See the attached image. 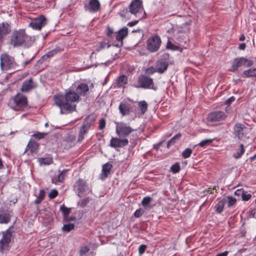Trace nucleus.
<instances>
[{
  "mask_svg": "<svg viewBox=\"0 0 256 256\" xmlns=\"http://www.w3.org/2000/svg\"><path fill=\"white\" fill-rule=\"evenodd\" d=\"M224 199L226 200V203H227L228 206L229 208L234 205L236 201V199L232 196H228L226 198H224Z\"/></svg>",
  "mask_w": 256,
  "mask_h": 256,
  "instance_id": "39",
  "label": "nucleus"
},
{
  "mask_svg": "<svg viewBox=\"0 0 256 256\" xmlns=\"http://www.w3.org/2000/svg\"><path fill=\"white\" fill-rule=\"evenodd\" d=\"M54 98L56 104L60 108V114H62L64 108V96L62 94H58L55 96Z\"/></svg>",
  "mask_w": 256,
  "mask_h": 256,
  "instance_id": "25",
  "label": "nucleus"
},
{
  "mask_svg": "<svg viewBox=\"0 0 256 256\" xmlns=\"http://www.w3.org/2000/svg\"><path fill=\"white\" fill-rule=\"evenodd\" d=\"M254 62L249 59H247L244 57L237 58L234 59L232 65L231 71L236 72L238 70V68L241 66H245L249 68L252 66Z\"/></svg>",
  "mask_w": 256,
  "mask_h": 256,
  "instance_id": "6",
  "label": "nucleus"
},
{
  "mask_svg": "<svg viewBox=\"0 0 256 256\" xmlns=\"http://www.w3.org/2000/svg\"><path fill=\"white\" fill-rule=\"evenodd\" d=\"M14 59L6 54H2L0 56V66L2 70H8L12 65Z\"/></svg>",
  "mask_w": 256,
  "mask_h": 256,
  "instance_id": "14",
  "label": "nucleus"
},
{
  "mask_svg": "<svg viewBox=\"0 0 256 256\" xmlns=\"http://www.w3.org/2000/svg\"><path fill=\"white\" fill-rule=\"evenodd\" d=\"M106 36L110 40H113L116 36V32H114L113 29L110 27H108L106 32Z\"/></svg>",
  "mask_w": 256,
  "mask_h": 256,
  "instance_id": "41",
  "label": "nucleus"
},
{
  "mask_svg": "<svg viewBox=\"0 0 256 256\" xmlns=\"http://www.w3.org/2000/svg\"><path fill=\"white\" fill-rule=\"evenodd\" d=\"M128 10L132 16L140 20L144 16L145 12L142 7V2L140 0H132L128 6Z\"/></svg>",
  "mask_w": 256,
  "mask_h": 256,
  "instance_id": "2",
  "label": "nucleus"
},
{
  "mask_svg": "<svg viewBox=\"0 0 256 256\" xmlns=\"http://www.w3.org/2000/svg\"><path fill=\"white\" fill-rule=\"evenodd\" d=\"M128 144V140L127 138H118L112 137L110 141V146L112 148H122L126 146Z\"/></svg>",
  "mask_w": 256,
  "mask_h": 256,
  "instance_id": "13",
  "label": "nucleus"
},
{
  "mask_svg": "<svg viewBox=\"0 0 256 256\" xmlns=\"http://www.w3.org/2000/svg\"><path fill=\"white\" fill-rule=\"evenodd\" d=\"M10 220V215L8 212L0 213V223L7 224Z\"/></svg>",
  "mask_w": 256,
  "mask_h": 256,
  "instance_id": "31",
  "label": "nucleus"
},
{
  "mask_svg": "<svg viewBox=\"0 0 256 256\" xmlns=\"http://www.w3.org/2000/svg\"><path fill=\"white\" fill-rule=\"evenodd\" d=\"M10 32V26L7 23L0 24V44L2 42L4 36Z\"/></svg>",
  "mask_w": 256,
  "mask_h": 256,
  "instance_id": "22",
  "label": "nucleus"
},
{
  "mask_svg": "<svg viewBox=\"0 0 256 256\" xmlns=\"http://www.w3.org/2000/svg\"><path fill=\"white\" fill-rule=\"evenodd\" d=\"M181 136V134H178L176 135H175L174 138L176 140L179 139Z\"/></svg>",
  "mask_w": 256,
  "mask_h": 256,
  "instance_id": "62",
  "label": "nucleus"
},
{
  "mask_svg": "<svg viewBox=\"0 0 256 256\" xmlns=\"http://www.w3.org/2000/svg\"><path fill=\"white\" fill-rule=\"evenodd\" d=\"M226 202V199L222 198V200H220L215 206L216 211L218 214L221 213L224 210V204Z\"/></svg>",
  "mask_w": 256,
  "mask_h": 256,
  "instance_id": "33",
  "label": "nucleus"
},
{
  "mask_svg": "<svg viewBox=\"0 0 256 256\" xmlns=\"http://www.w3.org/2000/svg\"><path fill=\"white\" fill-rule=\"evenodd\" d=\"M76 186L78 191V196L80 197L92 192V190L86 184V182L84 180L79 178L76 182Z\"/></svg>",
  "mask_w": 256,
  "mask_h": 256,
  "instance_id": "10",
  "label": "nucleus"
},
{
  "mask_svg": "<svg viewBox=\"0 0 256 256\" xmlns=\"http://www.w3.org/2000/svg\"><path fill=\"white\" fill-rule=\"evenodd\" d=\"M112 166L108 163L102 166V176H104V178H106L108 177V174L110 172V170L112 169Z\"/></svg>",
  "mask_w": 256,
  "mask_h": 256,
  "instance_id": "32",
  "label": "nucleus"
},
{
  "mask_svg": "<svg viewBox=\"0 0 256 256\" xmlns=\"http://www.w3.org/2000/svg\"><path fill=\"white\" fill-rule=\"evenodd\" d=\"M79 100L78 95L75 92H70L65 94V114L76 110L75 102Z\"/></svg>",
  "mask_w": 256,
  "mask_h": 256,
  "instance_id": "1",
  "label": "nucleus"
},
{
  "mask_svg": "<svg viewBox=\"0 0 256 256\" xmlns=\"http://www.w3.org/2000/svg\"><path fill=\"white\" fill-rule=\"evenodd\" d=\"M90 248L87 246H84L81 247L80 250V256H86V254L89 251Z\"/></svg>",
  "mask_w": 256,
  "mask_h": 256,
  "instance_id": "47",
  "label": "nucleus"
},
{
  "mask_svg": "<svg viewBox=\"0 0 256 256\" xmlns=\"http://www.w3.org/2000/svg\"><path fill=\"white\" fill-rule=\"evenodd\" d=\"M106 126V120L104 118H101L99 121L98 128L100 130H103Z\"/></svg>",
  "mask_w": 256,
  "mask_h": 256,
  "instance_id": "53",
  "label": "nucleus"
},
{
  "mask_svg": "<svg viewBox=\"0 0 256 256\" xmlns=\"http://www.w3.org/2000/svg\"><path fill=\"white\" fill-rule=\"evenodd\" d=\"M128 28H124L116 32L115 38L116 40L121 42V45L122 44V40L128 35Z\"/></svg>",
  "mask_w": 256,
  "mask_h": 256,
  "instance_id": "24",
  "label": "nucleus"
},
{
  "mask_svg": "<svg viewBox=\"0 0 256 256\" xmlns=\"http://www.w3.org/2000/svg\"><path fill=\"white\" fill-rule=\"evenodd\" d=\"M58 192L56 189H53L48 194L50 198H54L58 196Z\"/></svg>",
  "mask_w": 256,
  "mask_h": 256,
  "instance_id": "52",
  "label": "nucleus"
},
{
  "mask_svg": "<svg viewBox=\"0 0 256 256\" xmlns=\"http://www.w3.org/2000/svg\"><path fill=\"white\" fill-rule=\"evenodd\" d=\"M48 134V133L46 132H37L36 134L32 135V137L38 140H40L42 138H43L45 136Z\"/></svg>",
  "mask_w": 256,
  "mask_h": 256,
  "instance_id": "43",
  "label": "nucleus"
},
{
  "mask_svg": "<svg viewBox=\"0 0 256 256\" xmlns=\"http://www.w3.org/2000/svg\"><path fill=\"white\" fill-rule=\"evenodd\" d=\"M89 90L88 86L86 84H79L76 89V94L84 96L86 92Z\"/></svg>",
  "mask_w": 256,
  "mask_h": 256,
  "instance_id": "29",
  "label": "nucleus"
},
{
  "mask_svg": "<svg viewBox=\"0 0 256 256\" xmlns=\"http://www.w3.org/2000/svg\"><path fill=\"white\" fill-rule=\"evenodd\" d=\"M161 44L160 38L158 36H154L150 38L147 41V48L151 52L157 51L160 48Z\"/></svg>",
  "mask_w": 256,
  "mask_h": 256,
  "instance_id": "12",
  "label": "nucleus"
},
{
  "mask_svg": "<svg viewBox=\"0 0 256 256\" xmlns=\"http://www.w3.org/2000/svg\"><path fill=\"white\" fill-rule=\"evenodd\" d=\"M76 140V136L74 134H70L66 138V140L65 141L68 144H65L66 146H68V148L72 147L74 144Z\"/></svg>",
  "mask_w": 256,
  "mask_h": 256,
  "instance_id": "35",
  "label": "nucleus"
},
{
  "mask_svg": "<svg viewBox=\"0 0 256 256\" xmlns=\"http://www.w3.org/2000/svg\"><path fill=\"white\" fill-rule=\"evenodd\" d=\"M192 153V150L190 148H187L182 152V156L184 158H186L190 156Z\"/></svg>",
  "mask_w": 256,
  "mask_h": 256,
  "instance_id": "48",
  "label": "nucleus"
},
{
  "mask_svg": "<svg viewBox=\"0 0 256 256\" xmlns=\"http://www.w3.org/2000/svg\"><path fill=\"white\" fill-rule=\"evenodd\" d=\"M38 161L40 164H50L52 162V159L49 158H40Z\"/></svg>",
  "mask_w": 256,
  "mask_h": 256,
  "instance_id": "44",
  "label": "nucleus"
},
{
  "mask_svg": "<svg viewBox=\"0 0 256 256\" xmlns=\"http://www.w3.org/2000/svg\"><path fill=\"white\" fill-rule=\"evenodd\" d=\"M226 115L225 112L222 111H216L211 112L208 116V120L212 122H216L225 119Z\"/></svg>",
  "mask_w": 256,
  "mask_h": 256,
  "instance_id": "16",
  "label": "nucleus"
},
{
  "mask_svg": "<svg viewBox=\"0 0 256 256\" xmlns=\"http://www.w3.org/2000/svg\"><path fill=\"white\" fill-rule=\"evenodd\" d=\"M90 198H86L82 200H80L78 202V205L82 208H84L86 206V204L89 202Z\"/></svg>",
  "mask_w": 256,
  "mask_h": 256,
  "instance_id": "46",
  "label": "nucleus"
},
{
  "mask_svg": "<svg viewBox=\"0 0 256 256\" xmlns=\"http://www.w3.org/2000/svg\"><path fill=\"white\" fill-rule=\"evenodd\" d=\"M241 76L244 78L256 77V68H251L245 70L242 74Z\"/></svg>",
  "mask_w": 256,
  "mask_h": 256,
  "instance_id": "27",
  "label": "nucleus"
},
{
  "mask_svg": "<svg viewBox=\"0 0 256 256\" xmlns=\"http://www.w3.org/2000/svg\"><path fill=\"white\" fill-rule=\"evenodd\" d=\"M13 100L16 106H20V107H24L27 104V99L26 96L21 94H18L15 96Z\"/></svg>",
  "mask_w": 256,
  "mask_h": 256,
  "instance_id": "19",
  "label": "nucleus"
},
{
  "mask_svg": "<svg viewBox=\"0 0 256 256\" xmlns=\"http://www.w3.org/2000/svg\"><path fill=\"white\" fill-rule=\"evenodd\" d=\"M138 86H135L136 88L152 89L154 90H157V87L154 86L152 78L146 75L141 74L138 76Z\"/></svg>",
  "mask_w": 256,
  "mask_h": 256,
  "instance_id": "4",
  "label": "nucleus"
},
{
  "mask_svg": "<svg viewBox=\"0 0 256 256\" xmlns=\"http://www.w3.org/2000/svg\"><path fill=\"white\" fill-rule=\"evenodd\" d=\"M227 254H228L227 252H224L218 254L216 256H227Z\"/></svg>",
  "mask_w": 256,
  "mask_h": 256,
  "instance_id": "63",
  "label": "nucleus"
},
{
  "mask_svg": "<svg viewBox=\"0 0 256 256\" xmlns=\"http://www.w3.org/2000/svg\"><path fill=\"white\" fill-rule=\"evenodd\" d=\"M140 110L142 114H144L148 110V104L145 100H142L138 102Z\"/></svg>",
  "mask_w": 256,
  "mask_h": 256,
  "instance_id": "34",
  "label": "nucleus"
},
{
  "mask_svg": "<svg viewBox=\"0 0 256 256\" xmlns=\"http://www.w3.org/2000/svg\"><path fill=\"white\" fill-rule=\"evenodd\" d=\"M118 109L123 116L130 114L131 112L130 104L126 102H121L119 105Z\"/></svg>",
  "mask_w": 256,
  "mask_h": 256,
  "instance_id": "21",
  "label": "nucleus"
},
{
  "mask_svg": "<svg viewBox=\"0 0 256 256\" xmlns=\"http://www.w3.org/2000/svg\"><path fill=\"white\" fill-rule=\"evenodd\" d=\"M69 213V209L65 207V232H69L74 228L75 223L68 222L69 221H74L76 220L75 217L66 218V215Z\"/></svg>",
  "mask_w": 256,
  "mask_h": 256,
  "instance_id": "17",
  "label": "nucleus"
},
{
  "mask_svg": "<svg viewBox=\"0 0 256 256\" xmlns=\"http://www.w3.org/2000/svg\"><path fill=\"white\" fill-rule=\"evenodd\" d=\"M168 65V62L162 58L156 63V70L160 74H162L167 70Z\"/></svg>",
  "mask_w": 256,
  "mask_h": 256,
  "instance_id": "20",
  "label": "nucleus"
},
{
  "mask_svg": "<svg viewBox=\"0 0 256 256\" xmlns=\"http://www.w3.org/2000/svg\"><path fill=\"white\" fill-rule=\"evenodd\" d=\"M234 136L240 140L244 141L246 138L248 128L242 124L237 123L234 125Z\"/></svg>",
  "mask_w": 256,
  "mask_h": 256,
  "instance_id": "8",
  "label": "nucleus"
},
{
  "mask_svg": "<svg viewBox=\"0 0 256 256\" xmlns=\"http://www.w3.org/2000/svg\"><path fill=\"white\" fill-rule=\"evenodd\" d=\"M176 139L174 137L172 138L169 141H168L167 147L169 148L171 145L174 144L176 142Z\"/></svg>",
  "mask_w": 256,
  "mask_h": 256,
  "instance_id": "57",
  "label": "nucleus"
},
{
  "mask_svg": "<svg viewBox=\"0 0 256 256\" xmlns=\"http://www.w3.org/2000/svg\"><path fill=\"white\" fill-rule=\"evenodd\" d=\"M244 144H241L240 145V152H238L236 153L234 155V156L236 158H240L242 157V154H244Z\"/></svg>",
  "mask_w": 256,
  "mask_h": 256,
  "instance_id": "42",
  "label": "nucleus"
},
{
  "mask_svg": "<svg viewBox=\"0 0 256 256\" xmlns=\"http://www.w3.org/2000/svg\"><path fill=\"white\" fill-rule=\"evenodd\" d=\"M44 196H45V191L44 190H41L40 191L38 196L35 200L34 202L36 204H40L42 202V201L44 200Z\"/></svg>",
  "mask_w": 256,
  "mask_h": 256,
  "instance_id": "38",
  "label": "nucleus"
},
{
  "mask_svg": "<svg viewBox=\"0 0 256 256\" xmlns=\"http://www.w3.org/2000/svg\"><path fill=\"white\" fill-rule=\"evenodd\" d=\"M64 179V176L63 174V171L59 174L58 176L52 179V183L56 184L58 182H62Z\"/></svg>",
  "mask_w": 256,
  "mask_h": 256,
  "instance_id": "40",
  "label": "nucleus"
},
{
  "mask_svg": "<svg viewBox=\"0 0 256 256\" xmlns=\"http://www.w3.org/2000/svg\"><path fill=\"white\" fill-rule=\"evenodd\" d=\"M244 190H242V189H238V190H237L235 192H234V194L236 195V196H242V194L244 192Z\"/></svg>",
  "mask_w": 256,
  "mask_h": 256,
  "instance_id": "58",
  "label": "nucleus"
},
{
  "mask_svg": "<svg viewBox=\"0 0 256 256\" xmlns=\"http://www.w3.org/2000/svg\"><path fill=\"white\" fill-rule=\"evenodd\" d=\"M144 210H142V208H139L136 210L134 213V216L136 218H140L144 214Z\"/></svg>",
  "mask_w": 256,
  "mask_h": 256,
  "instance_id": "51",
  "label": "nucleus"
},
{
  "mask_svg": "<svg viewBox=\"0 0 256 256\" xmlns=\"http://www.w3.org/2000/svg\"><path fill=\"white\" fill-rule=\"evenodd\" d=\"M116 124V134L120 138H124L129 136L135 130L128 124L120 122Z\"/></svg>",
  "mask_w": 256,
  "mask_h": 256,
  "instance_id": "3",
  "label": "nucleus"
},
{
  "mask_svg": "<svg viewBox=\"0 0 256 256\" xmlns=\"http://www.w3.org/2000/svg\"><path fill=\"white\" fill-rule=\"evenodd\" d=\"M138 20H136L134 22H129L128 24V26H133L136 24L138 23Z\"/></svg>",
  "mask_w": 256,
  "mask_h": 256,
  "instance_id": "61",
  "label": "nucleus"
},
{
  "mask_svg": "<svg viewBox=\"0 0 256 256\" xmlns=\"http://www.w3.org/2000/svg\"><path fill=\"white\" fill-rule=\"evenodd\" d=\"M63 50V48L60 47L56 46L54 49L48 52L46 54L44 55L42 58L40 60L42 61H46L48 58H52L54 56L56 55L60 52H62Z\"/></svg>",
  "mask_w": 256,
  "mask_h": 256,
  "instance_id": "23",
  "label": "nucleus"
},
{
  "mask_svg": "<svg viewBox=\"0 0 256 256\" xmlns=\"http://www.w3.org/2000/svg\"><path fill=\"white\" fill-rule=\"evenodd\" d=\"M252 197V195L250 194H246L244 192L242 194V200L244 201L248 200Z\"/></svg>",
  "mask_w": 256,
  "mask_h": 256,
  "instance_id": "54",
  "label": "nucleus"
},
{
  "mask_svg": "<svg viewBox=\"0 0 256 256\" xmlns=\"http://www.w3.org/2000/svg\"><path fill=\"white\" fill-rule=\"evenodd\" d=\"M146 248V246L145 244H141L138 248V253L140 255L142 254Z\"/></svg>",
  "mask_w": 256,
  "mask_h": 256,
  "instance_id": "55",
  "label": "nucleus"
},
{
  "mask_svg": "<svg viewBox=\"0 0 256 256\" xmlns=\"http://www.w3.org/2000/svg\"><path fill=\"white\" fill-rule=\"evenodd\" d=\"M47 22L45 16H40L31 20L29 26L36 30H40L46 24Z\"/></svg>",
  "mask_w": 256,
  "mask_h": 256,
  "instance_id": "11",
  "label": "nucleus"
},
{
  "mask_svg": "<svg viewBox=\"0 0 256 256\" xmlns=\"http://www.w3.org/2000/svg\"><path fill=\"white\" fill-rule=\"evenodd\" d=\"M12 234L10 231H6L2 234V237L0 240V252H4L8 250L9 244L10 242Z\"/></svg>",
  "mask_w": 256,
  "mask_h": 256,
  "instance_id": "9",
  "label": "nucleus"
},
{
  "mask_svg": "<svg viewBox=\"0 0 256 256\" xmlns=\"http://www.w3.org/2000/svg\"><path fill=\"white\" fill-rule=\"evenodd\" d=\"M36 84L32 80V78H30L24 80L22 84L21 90L23 92H28L36 88Z\"/></svg>",
  "mask_w": 256,
  "mask_h": 256,
  "instance_id": "18",
  "label": "nucleus"
},
{
  "mask_svg": "<svg viewBox=\"0 0 256 256\" xmlns=\"http://www.w3.org/2000/svg\"><path fill=\"white\" fill-rule=\"evenodd\" d=\"M240 41H244L245 40V36L244 34H242L240 36L239 38Z\"/></svg>",
  "mask_w": 256,
  "mask_h": 256,
  "instance_id": "64",
  "label": "nucleus"
},
{
  "mask_svg": "<svg viewBox=\"0 0 256 256\" xmlns=\"http://www.w3.org/2000/svg\"><path fill=\"white\" fill-rule=\"evenodd\" d=\"M235 100V98L234 96H232L228 99L226 102V104L228 105L230 104L232 102H233Z\"/></svg>",
  "mask_w": 256,
  "mask_h": 256,
  "instance_id": "59",
  "label": "nucleus"
},
{
  "mask_svg": "<svg viewBox=\"0 0 256 256\" xmlns=\"http://www.w3.org/2000/svg\"><path fill=\"white\" fill-rule=\"evenodd\" d=\"M152 201V198L150 196L144 197L142 201V204L143 206L144 210H151L153 206L150 204Z\"/></svg>",
  "mask_w": 256,
  "mask_h": 256,
  "instance_id": "28",
  "label": "nucleus"
},
{
  "mask_svg": "<svg viewBox=\"0 0 256 256\" xmlns=\"http://www.w3.org/2000/svg\"><path fill=\"white\" fill-rule=\"evenodd\" d=\"M212 142V139H206L202 140L198 144V145L200 146L201 147H204L206 146L209 145Z\"/></svg>",
  "mask_w": 256,
  "mask_h": 256,
  "instance_id": "49",
  "label": "nucleus"
},
{
  "mask_svg": "<svg viewBox=\"0 0 256 256\" xmlns=\"http://www.w3.org/2000/svg\"><path fill=\"white\" fill-rule=\"evenodd\" d=\"M118 14L121 18L124 19H130L131 18V16H132L128 8H121Z\"/></svg>",
  "mask_w": 256,
  "mask_h": 256,
  "instance_id": "30",
  "label": "nucleus"
},
{
  "mask_svg": "<svg viewBox=\"0 0 256 256\" xmlns=\"http://www.w3.org/2000/svg\"><path fill=\"white\" fill-rule=\"evenodd\" d=\"M166 48L168 49H170L173 50H180L181 48H179L178 46L173 44L172 42H168L166 45ZM182 51V50H180Z\"/></svg>",
  "mask_w": 256,
  "mask_h": 256,
  "instance_id": "45",
  "label": "nucleus"
},
{
  "mask_svg": "<svg viewBox=\"0 0 256 256\" xmlns=\"http://www.w3.org/2000/svg\"><path fill=\"white\" fill-rule=\"evenodd\" d=\"M170 170L174 174L178 172L180 170V166L179 164L178 163H176L175 164L172 165L170 168Z\"/></svg>",
  "mask_w": 256,
  "mask_h": 256,
  "instance_id": "50",
  "label": "nucleus"
},
{
  "mask_svg": "<svg viewBox=\"0 0 256 256\" xmlns=\"http://www.w3.org/2000/svg\"><path fill=\"white\" fill-rule=\"evenodd\" d=\"M110 46V45L108 42H106V40H104L98 44L96 48V50L97 52H100L102 49L109 48Z\"/></svg>",
  "mask_w": 256,
  "mask_h": 256,
  "instance_id": "37",
  "label": "nucleus"
},
{
  "mask_svg": "<svg viewBox=\"0 0 256 256\" xmlns=\"http://www.w3.org/2000/svg\"><path fill=\"white\" fill-rule=\"evenodd\" d=\"M96 116L94 114H90L86 118L82 126L79 135L78 140L84 138V135L89 130L90 126L94 122Z\"/></svg>",
  "mask_w": 256,
  "mask_h": 256,
  "instance_id": "7",
  "label": "nucleus"
},
{
  "mask_svg": "<svg viewBox=\"0 0 256 256\" xmlns=\"http://www.w3.org/2000/svg\"><path fill=\"white\" fill-rule=\"evenodd\" d=\"M128 78L125 75L120 76L118 79L117 84L118 87H123L127 84Z\"/></svg>",
  "mask_w": 256,
  "mask_h": 256,
  "instance_id": "36",
  "label": "nucleus"
},
{
  "mask_svg": "<svg viewBox=\"0 0 256 256\" xmlns=\"http://www.w3.org/2000/svg\"><path fill=\"white\" fill-rule=\"evenodd\" d=\"M246 45L244 43H242L239 46V49L241 50H244L246 48Z\"/></svg>",
  "mask_w": 256,
  "mask_h": 256,
  "instance_id": "60",
  "label": "nucleus"
},
{
  "mask_svg": "<svg viewBox=\"0 0 256 256\" xmlns=\"http://www.w3.org/2000/svg\"><path fill=\"white\" fill-rule=\"evenodd\" d=\"M38 147L39 144L38 142L30 140L27 144L24 152L26 151H30L31 154L35 153L37 152Z\"/></svg>",
  "mask_w": 256,
  "mask_h": 256,
  "instance_id": "26",
  "label": "nucleus"
},
{
  "mask_svg": "<svg viewBox=\"0 0 256 256\" xmlns=\"http://www.w3.org/2000/svg\"><path fill=\"white\" fill-rule=\"evenodd\" d=\"M156 72H157V70H156V68L154 67H150L148 68L146 70V72L148 74H152Z\"/></svg>",
  "mask_w": 256,
  "mask_h": 256,
  "instance_id": "56",
  "label": "nucleus"
},
{
  "mask_svg": "<svg viewBox=\"0 0 256 256\" xmlns=\"http://www.w3.org/2000/svg\"><path fill=\"white\" fill-rule=\"evenodd\" d=\"M28 36L26 34L24 30H20L15 31L12 33L10 44L14 47L21 46L27 38Z\"/></svg>",
  "mask_w": 256,
  "mask_h": 256,
  "instance_id": "5",
  "label": "nucleus"
},
{
  "mask_svg": "<svg viewBox=\"0 0 256 256\" xmlns=\"http://www.w3.org/2000/svg\"><path fill=\"white\" fill-rule=\"evenodd\" d=\"M86 11L90 12H96L100 8V4L98 0H90L88 4L84 6Z\"/></svg>",
  "mask_w": 256,
  "mask_h": 256,
  "instance_id": "15",
  "label": "nucleus"
}]
</instances>
